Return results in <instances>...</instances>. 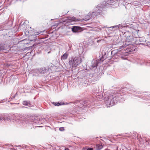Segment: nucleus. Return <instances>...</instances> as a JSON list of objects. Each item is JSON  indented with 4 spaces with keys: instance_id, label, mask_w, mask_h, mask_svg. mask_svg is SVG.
Returning <instances> with one entry per match:
<instances>
[{
    "instance_id": "obj_1",
    "label": "nucleus",
    "mask_w": 150,
    "mask_h": 150,
    "mask_svg": "<svg viewBox=\"0 0 150 150\" xmlns=\"http://www.w3.org/2000/svg\"><path fill=\"white\" fill-rule=\"evenodd\" d=\"M120 93H116L112 95H110L108 97V99L105 101L107 107L112 106L117 103L118 101L123 102L124 101L123 98H121Z\"/></svg>"
},
{
    "instance_id": "obj_2",
    "label": "nucleus",
    "mask_w": 150,
    "mask_h": 150,
    "mask_svg": "<svg viewBox=\"0 0 150 150\" xmlns=\"http://www.w3.org/2000/svg\"><path fill=\"white\" fill-rule=\"evenodd\" d=\"M26 119V116L24 114H19L16 117L14 115L8 116L5 120L10 121L12 122H15L19 124L21 126H23L24 124V120Z\"/></svg>"
},
{
    "instance_id": "obj_3",
    "label": "nucleus",
    "mask_w": 150,
    "mask_h": 150,
    "mask_svg": "<svg viewBox=\"0 0 150 150\" xmlns=\"http://www.w3.org/2000/svg\"><path fill=\"white\" fill-rule=\"evenodd\" d=\"M123 47H121L119 49V52H118V55L123 59H126L127 58V56L129 54L134 53L136 48L134 47H130V48L127 47L126 48L122 49Z\"/></svg>"
},
{
    "instance_id": "obj_4",
    "label": "nucleus",
    "mask_w": 150,
    "mask_h": 150,
    "mask_svg": "<svg viewBox=\"0 0 150 150\" xmlns=\"http://www.w3.org/2000/svg\"><path fill=\"white\" fill-rule=\"evenodd\" d=\"M82 62V59L79 56H71L69 58L68 64L70 68H76Z\"/></svg>"
},
{
    "instance_id": "obj_5",
    "label": "nucleus",
    "mask_w": 150,
    "mask_h": 150,
    "mask_svg": "<svg viewBox=\"0 0 150 150\" xmlns=\"http://www.w3.org/2000/svg\"><path fill=\"white\" fill-rule=\"evenodd\" d=\"M105 59L104 57L102 56L101 59L100 58L97 60H93L92 61L91 65L89 66L90 69L93 70H95L97 69V66L99 64L100 62H103Z\"/></svg>"
},
{
    "instance_id": "obj_6",
    "label": "nucleus",
    "mask_w": 150,
    "mask_h": 150,
    "mask_svg": "<svg viewBox=\"0 0 150 150\" xmlns=\"http://www.w3.org/2000/svg\"><path fill=\"white\" fill-rule=\"evenodd\" d=\"M136 39L132 36H127L126 38L125 43L124 46L134 45L135 44Z\"/></svg>"
},
{
    "instance_id": "obj_7",
    "label": "nucleus",
    "mask_w": 150,
    "mask_h": 150,
    "mask_svg": "<svg viewBox=\"0 0 150 150\" xmlns=\"http://www.w3.org/2000/svg\"><path fill=\"white\" fill-rule=\"evenodd\" d=\"M47 69L45 67L38 68L36 69L35 72L38 74H44L47 72Z\"/></svg>"
},
{
    "instance_id": "obj_8",
    "label": "nucleus",
    "mask_w": 150,
    "mask_h": 150,
    "mask_svg": "<svg viewBox=\"0 0 150 150\" xmlns=\"http://www.w3.org/2000/svg\"><path fill=\"white\" fill-rule=\"evenodd\" d=\"M127 27L126 23H121L118 25L113 26L112 27H110V28H117L118 29H121L123 28H125Z\"/></svg>"
},
{
    "instance_id": "obj_9",
    "label": "nucleus",
    "mask_w": 150,
    "mask_h": 150,
    "mask_svg": "<svg viewBox=\"0 0 150 150\" xmlns=\"http://www.w3.org/2000/svg\"><path fill=\"white\" fill-rule=\"evenodd\" d=\"M82 28L79 26H73L72 28V31L73 32L76 33L81 31Z\"/></svg>"
},
{
    "instance_id": "obj_10",
    "label": "nucleus",
    "mask_w": 150,
    "mask_h": 150,
    "mask_svg": "<svg viewBox=\"0 0 150 150\" xmlns=\"http://www.w3.org/2000/svg\"><path fill=\"white\" fill-rule=\"evenodd\" d=\"M78 21V19L75 17H69L67 19L66 21L70 23L72 22H76Z\"/></svg>"
},
{
    "instance_id": "obj_11",
    "label": "nucleus",
    "mask_w": 150,
    "mask_h": 150,
    "mask_svg": "<svg viewBox=\"0 0 150 150\" xmlns=\"http://www.w3.org/2000/svg\"><path fill=\"white\" fill-rule=\"evenodd\" d=\"M86 103H85L82 101H76L74 102V103L78 104L77 106L80 107L84 106V104H85Z\"/></svg>"
},
{
    "instance_id": "obj_12",
    "label": "nucleus",
    "mask_w": 150,
    "mask_h": 150,
    "mask_svg": "<svg viewBox=\"0 0 150 150\" xmlns=\"http://www.w3.org/2000/svg\"><path fill=\"white\" fill-rule=\"evenodd\" d=\"M23 104L25 106H28L30 107L32 106L30 104V102L28 100H25L23 101Z\"/></svg>"
},
{
    "instance_id": "obj_13",
    "label": "nucleus",
    "mask_w": 150,
    "mask_h": 150,
    "mask_svg": "<svg viewBox=\"0 0 150 150\" xmlns=\"http://www.w3.org/2000/svg\"><path fill=\"white\" fill-rule=\"evenodd\" d=\"M52 103L55 106H59V105H64L65 104H68V103H66V104H65L63 102H60V103L53 102Z\"/></svg>"
},
{
    "instance_id": "obj_14",
    "label": "nucleus",
    "mask_w": 150,
    "mask_h": 150,
    "mask_svg": "<svg viewBox=\"0 0 150 150\" xmlns=\"http://www.w3.org/2000/svg\"><path fill=\"white\" fill-rule=\"evenodd\" d=\"M97 13H98L97 11H94V10L93 12L91 14V17L90 18H94L96 16H99V15Z\"/></svg>"
},
{
    "instance_id": "obj_15",
    "label": "nucleus",
    "mask_w": 150,
    "mask_h": 150,
    "mask_svg": "<svg viewBox=\"0 0 150 150\" xmlns=\"http://www.w3.org/2000/svg\"><path fill=\"white\" fill-rule=\"evenodd\" d=\"M68 56V54L67 52H66L61 56V59L62 60L66 59L67 58Z\"/></svg>"
},
{
    "instance_id": "obj_16",
    "label": "nucleus",
    "mask_w": 150,
    "mask_h": 150,
    "mask_svg": "<svg viewBox=\"0 0 150 150\" xmlns=\"http://www.w3.org/2000/svg\"><path fill=\"white\" fill-rule=\"evenodd\" d=\"M44 150H54V149L51 145H48L47 147H46Z\"/></svg>"
},
{
    "instance_id": "obj_17",
    "label": "nucleus",
    "mask_w": 150,
    "mask_h": 150,
    "mask_svg": "<svg viewBox=\"0 0 150 150\" xmlns=\"http://www.w3.org/2000/svg\"><path fill=\"white\" fill-rule=\"evenodd\" d=\"M103 147V146L102 144H97L96 145V148L97 149L100 150Z\"/></svg>"
},
{
    "instance_id": "obj_18",
    "label": "nucleus",
    "mask_w": 150,
    "mask_h": 150,
    "mask_svg": "<svg viewBox=\"0 0 150 150\" xmlns=\"http://www.w3.org/2000/svg\"><path fill=\"white\" fill-rule=\"evenodd\" d=\"M17 95V93H16L13 96H12V95H11V98H10L9 99H11V100H9V101H10L11 100H13V99H14L15 98V97Z\"/></svg>"
},
{
    "instance_id": "obj_19",
    "label": "nucleus",
    "mask_w": 150,
    "mask_h": 150,
    "mask_svg": "<svg viewBox=\"0 0 150 150\" xmlns=\"http://www.w3.org/2000/svg\"><path fill=\"white\" fill-rule=\"evenodd\" d=\"M4 47L1 46V45H0V50H4Z\"/></svg>"
},
{
    "instance_id": "obj_20",
    "label": "nucleus",
    "mask_w": 150,
    "mask_h": 150,
    "mask_svg": "<svg viewBox=\"0 0 150 150\" xmlns=\"http://www.w3.org/2000/svg\"><path fill=\"white\" fill-rule=\"evenodd\" d=\"M59 130L61 131H62L64 130V128L63 127H60L59 128Z\"/></svg>"
},
{
    "instance_id": "obj_21",
    "label": "nucleus",
    "mask_w": 150,
    "mask_h": 150,
    "mask_svg": "<svg viewBox=\"0 0 150 150\" xmlns=\"http://www.w3.org/2000/svg\"><path fill=\"white\" fill-rule=\"evenodd\" d=\"M93 149L92 148H88L87 149V150H93Z\"/></svg>"
},
{
    "instance_id": "obj_22",
    "label": "nucleus",
    "mask_w": 150,
    "mask_h": 150,
    "mask_svg": "<svg viewBox=\"0 0 150 150\" xmlns=\"http://www.w3.org/2000/svg\"><path fill=\"white\" fill-rule=\"evenodd\" d=\"M101 40H97V42H100Z\"/></svg>"
},
{
    "instance_id": "obj_23",
    "label": "nucleus",
    "mask_w": 150,
    "mask_h": 150,
    "mask_svg": "<svg viewBox=\"0 0 150 150\" xmlns=\"http://www.w3.org/2000/svg\"><path fill=\"white\" fill-rule=\"evenodd\" d=\"M64 150H69V149L68 148L65 149Z\"/></svg>"
},
{
    "instance_id": "obj_24",
    "label": "nucleus",
    "mask_w": 150,
    "mask_h": 150,
    "mask_svg": "<svg viewBox=\"0 0 150 150\" xmlns=\"http://www.w3.org/2000/svg\"><path fill=\"white\" fill-rule=\"evenodd\" d=\"M148 3H149V4H150V0H149V1H148Z\"/></svg>"
},
{
    "instance_id": "obj_25",
    "label": "nucleus",
    "mask_w": 150,
    "mask_h": 150,
    "mask_svg": "<svg viewBox=\"0 0 150 150\" xmlns=\"http://www.w3.org/2000/svg\"><path fill=\"white\" fill-rule=\"evenodd\" d=\"M140 63V64H141V65H142V63H141V62H140V63Z\"/></svg>"
},
{
    "instance_id": "obj_26",
    "label": "nucleus",
    "mask_w": 150,
    "mask_h": 150,
    "mask_svg": "<svg viewBox=\"0 0 150 150\" xmlns=\"http://www.w3.org/2000/svg\"><path fill=\"white\" fill-rule=\"evenodd\" d=\"M118 147H117V150H118Z\"/></svg>"
},
{
    "instance_id": "obj_27",
    "label": "nucleus",
    "mask_w": 150,
    "mask_h": 150,
    "mask_svg": "<svg viewBox=\"0 0 150 150\" xmlns=\"http://www.w3.org/2000/svg\"><path fill=\"white\" fill-rule=\"evenodd\" d=\"M88 14L89 15H91V13H88Z\"/></svg>"
},
{
    "instance_id": "obj_28",
    "label": "nucleus",
    "mask_w": 150,
    "mask_h": 150,
    "mask_svg": "<svg viewBox=\"0 0 150 150\" xmlns=\"http://www.w3.org/2000/svg\"><path fill=\"white\" fill-rule=\"evenodd\" d=\"M104 150H110L109 149H105Z\"/></svg>"
},
{
    "instance_id": "obj_29",
    "label": "nucleus",
    "mask_w": 150,
    "mask_h": 150,
    "mask_svg": "<svg viewBox=\"0 0 150 150\" xmlns=\"http://www.w3.org/2000/svg\"><path fill=\"white\" fill-rule=\"evenodd\" d=\"M34 40H30L31 41H33Z\"/></svg>"
},
{
    "instance_id": "obj_30",
    "label": "nucleus",
    "mask_w": 150,
    "mask_h": 150,
    "mask_svg": "<svg viewBox=\"0 0 150 150\" xmlns=\"http://www.w3.org/2000/svg\"><path fill=\"white\" fill-rule=\"evenodd\" d=\"M42 31H40V33H42Z\"/></svg>"
},
{
    "instance_id": "obj_31",
    "label": "nucleus",
    "mask_w": 150,
    "mask_h": 150,
    "mask_svg": "<svg viewBox=\"0 0 150 150\" xmlns=\"http://www.w3.org/2000/svg\"><path fill=\"white\" fill-rule=\"evenodd\" d=\"M128 150H131L130 149H127Z\"/></svg>"
},
{
    "instance_id": "obj_32",
    "label": "nucleus",
    "mask_w": 150,
    "mask_h": 150,
    "mask_svg": "<svg viewBox=\"0 0 150 150\" xmlns=\"http://www.w3.org/2000/svg\"><path fill=\"white\" fill-rule=\"evenodd\" d=\"M50 52H48V54H49V53H50Z\"/></svg>"
},
{
    "instance_id": "obj_33",
    "label": "nucleus",
    "mask_w": 150,
    "mask_h": 150,
    "mask_svg": "<svg viewBox=\"0 0 150 150\" xmlns=\"http://www.w3.org/2000/svg\"><path fill=\"white\" fill-rule=\"evenodd\" d=\"M90 17H91V16H90ZM91 17H90V18H91Z\"/></svg>"
}]
</instances>
